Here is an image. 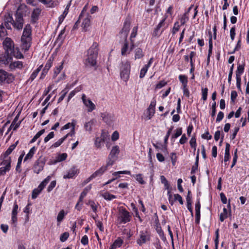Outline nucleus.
<instances>
[{"mask_svg": "<svg viewBox=\"0 0 249 249\" xmlns=\"http://www.w3.org/2000/svg\"><path fill=\"white\" fill-rule=\"evenodd\" d=\"M42 190L39 188L38 186L37 188L34 189L33 190L32 194V199H35L36 198L38 195L41 192Z\"/></svg>", "mask_w": 249, "mask_h": 249, "instance_id": "35", "label": "nucleus"}, {"mask_svg": "<svg viewBox=\"0 0 249 249\" xmlns=\"http://www.w3.org/2000/svg\"><path fill=\"white\" fill-rule=\"evenodd\" d=\"M156 105V101L155 100L151 101L150 106L147 109L148 119H150L155 113V107Z\"/></svg>", "mask_w": 249, "mask_h": 249, "instance_id": "13", "label": "nucleus"}, {"mask_svg": "<svg viewBox=\"0 0 249 249\" xmlns=\"http://www.w3.org/2000/svg\"><path fill=\"white\" fill-rule=\"evenodd\" d=\"M23 63L21 61H17L11 63L9 66L11 70H14L16 68L21 69L23 68Z\"/></svg>", "mask_w": 249, "mask_h": 249, "instance_id": "22", "label": "nucleus"}, {"mask_svg": "<svg viewBox=\"0 0 249 249\" xmlns=\"http://www.w3.org/2000/svg\"><path fill=\"white\" fill-rule=\"evenodd\" d=\"M131 206L133 207V210L135 212V216L138 217L140 220V221L141 222H142V219L141 218L140 215H139V212H138V210L137 209V208H136L135 206V205L133 204V203H132L131 204Z\"/></svg>", "mask_w": 249, "mask_h": 249, "instance_id": "56", "label": "nucleus"}, {"mask_svg": "<svg viewBox=\"0 0 249 249\" xmlns=\"http://www.w3.org/2000/svg\"><path fill=\"white\" fill-rule=\"evenodd\" d=\"M119 152V147L118 145L114 146L112 147L108 156H109V158L117 159Z\"/></svg>", "mask_w": 249, "mask_h": 249, "instance_id": "16", "label": "nucleus"}, {"mask_svg": "<svg viewBox=\"0 0 249 249\" xmlns=\"http://www.w3.org/2000/svg\"><path fill=\"white\" fill-rule=\"evenodd\" d=\"M78 173V170L73 167L70 169L68 172V174L64 176V178H73Z\"/></svg>", "mask_w": 249, "mask_h": 249, "instance_id": "18", "label": "nucleus"}, {"mask_svg": "<svg viewBox=\"0 0 249 249\" xmlns=\"http://www.w3.org/2000/svg\"><path fill=\"white\" fill-rule=\"evenodd\" d=\"M51 180V176H48L46 178H45L38 185L39 188H40L42 190L44 188L46 185L48 183V182Z\"/></svg>", "mask_w": 249, "mask_h": 249, "instance_id": "31", "label": "nucleus"}, {"mask_svg": "<svg viewBox=\"0 0 249 249\" xmlns=\"http://www.w3.org/2000/svg\"><path fill=\"white\" fill-rule=\"evenodd\" d=\"M174 200L178 201L181 205L183 204V201L182 198L180 195H179L178 194H176L174 195Z\"/></svg>", "mask_w": 249, "mask_h": 249, "instance_id": "59", "label": "nucleus"}, {"mask_svg": "<svg viewBox=\"0 0 249 249\" xmlns=\"http://www.w3.org/2000/svg\"><path fill=\"white\" fill-rule=\"evenodd\" d=\"M106 170L107 167L102 166L91 175V178H94L97 177L101 176Z\"/></svg>", "mask_w": 249, "mask_h": 249, "instance_id": "20", "label": "nucleus"}, {"mask_svg": "<svg viewBox=\"0 0 249 249\" xmlns=\"http://www.w3.org/2000/svg\"><path fill=\"white\" fill-rule=\"evenodd\" d=\"M136 179L141 184H145V182L143 180L141 174L136 175Z\"/></svg>", "mask_w": 249, "mask_h": 249, "instance_id": "55", "label": "nucleus"}, {"mask_svg": "<svg viewBox=\"0 0 249 249\" xmlns=\"http://www.w3.org/2000/svg\"><path fill=\"white\" fill-rule=\"evenodd\" d=\"M147 240H149V238L147 237V236L142 231L141 232L140 238L137 240V243L139 245L142 246V244L145 243Z\"/></svg>", "mask_w": 249, "mask_h": 249, "instance_id": "19", "label": "nucleus"}, {"mask_svg": "<svg viewBox=\"0 0 249 249\" xmlns=\"http://www.w3.org/2000/svg\"><path fill=\"white\" fill-rule=\"evenodd\" d=\"M90 18L91 16L88 15L87 17L84 19L82 22V27L85 31L87 30V28L90 25Z\"/></svg>", "mask_w": 249, "mask_h": 249, "instance_id": "21", "label": "nucleus"}, {"mask_svg": "<svg viewBox=\"0 0 249 249\" xmlns=\"http://www.w3.org/2000/svg\"><path fill=\"white\" fill-rule=\"evenodd\" d=\"M245 64L238 65L237 70L236 71V77H241L242 74L244 71Z\"/></svg>", "mask_w": 249, "mask_h": 249, "instance_id": "27", "label": "nucleus"}, {"mask_svg": "<svg viewBox=\"0 0 249 249\" xmlns=\"http://www.w3.org/2000/svg\"><path fill=\"white\" fill-rule=\"evenodd\" d=\"M101 117L103 121L107 124H111L112 123V116L107 112L101 113Z\"/></svg>", "mask_w": 249, "mask_h": 249, "instance_id": "12", "label": "nucleus"}, {"mask_svg": "<svg viewBox=\"0 0 249 249\" xmlns=\"http://www.w3.org/2000/svg\"><path fill=\"white\" fill-rule=\"evenodd\" d=\"M87 204H89L90 205V207L91 208L92 211L94 213H96L97 211V206L95 204V202L92 200H89V202Z\"/></svg>", "mask_w": 249, "mask_h": 249, "instance_id": "53", "label": "nucleus"}, {"mask_svg": "<svg viewBox=\"0 0 249 249\" xmlns=\"http://www.w3.org/2000/svg\"><path fill=\"white\" fill-rule=\"evenodd\" d=\"M41 11V9L39 8H36L33 10L31 16V23L35 24L37 22V20L39 18Z\"/></svg>", "mask_w": 249, "mask_h": 249, "instance_id": "9", "label": "nucleus"}, {"mask_svg": "<svg viewBox=\"0 0 249 249\" xmlns=\"http://www.w3.org/2000/svg\"><path fill=\"white\" fill-rule=\"evenodd\" d=\"M69 236V233L67 232H65L61 234L60 240L61 242H64L66 241Z\"/></svg>", "mask_w": 249, "mask_h": 249, "instance_id": "51", "label": "nucleus"}, {"mask_svg": "<svg viewBox=\"0 0 249 249\" xmlns=\"http://www.w3.org/2000/svg\"><path fill=\"white\" fill-rule=\"evenodd\" d=\"M91 188V185H89L84 188L79 196V202H82L83 198L86 196L87 193L90 190Z\"/></svg>", "mask_w": 249, "mask_h": 249, "instance_id": "23", "label": "nucleus"}, {"mask_svg": "<svg viewBox=\"0 0 249 249\" xmlns=\"http://www.w3.org/2000/svg\"><path fill=\"white\" fill-rule=\"evenodd\" d=\"M148 68L147 67L144 66V67L141 70L140 73V78H142L144 77L145 74L146 73Z\"/></svg>", "mask_w": 249, "mask_h": 249, "instance_id": "52", "label": "nucleus"}, {"mask_svg": "<svg viewBox=\"0 0 249 249\" xmlns=\"http://www.w3.org/2000/svg\"><path fill=\"white\" fill-rule=\"evenodd\" d=\"M130 64L129 62H122L120 69V76L124 81H127L129 77Z\"/></svg>", "mask_w": 249, "mask_h": 249, "instance_id": "3", "label": "nucleus"}, {"mask_svg": "<svg viewBox=\"0 0 249 249\" xmlns=\"http://www.w3.org/2000/svg\"><path fill=\"white\" fill-rule=\"evenodd\" d=\"M160 180L161 182L164 184L165 189L167 190H170V184L168 183V180L166 179V178L164 176H160Z\"/></svg>", "mask_w": 249, "mask_h": 249, "instance_id": "33", "label": "nucleus"}, {"mask_svg": "<svg viewBox=\"0 0 249 249\" xmlns=\"http://www.w3.org/2000/svg\"><path fill=\"white\" fill-rule=\"evenodd\" d=\"M67 139V136H65L63 137L60 139L59 140H58L57 142H54L52 146L51 147H57L59 146L64 141H65Z\"/></svg>", "mask_w": 249, "mask_h": 249, "instance_id": "34", "label": "nucleus"}, {"mask_svg": "<svg viewBox=\"0 0 249 249\" xmlns=\"http://www.w3.org/2000/svg\"><path fill=\"white\" fill-rule=\"evenodd\" d=\"M23 156H24L23 154H21V155H20V156L19 157V158L18 159V163H17V165L16 166V170L19 172H20V171H21V170H19V169L20 168V165L21 163V161H22Z\"/></svg>", "mask_w": 249, "mask_h": 249, "instance_id": "47", "label": "nucleus"}, {"mask_svg": "<svg viewBox=\"0 0 249 249\" xmlns=\"http://www.w3.org/2000/svg\"><path fill=\"white\" fill-rule=\"evenodd\" d=\"M11 158H8L5 159H3L1 164L4 165L5 167L10 169L11 167Z\"/></svg>", "mask_w": 249, "mask_h": 249, "instance_id": "44", "label": "nucleus"}, {"mask_svg": "<svg viewBox=\"0 0 249 249\" xmlns=\"http://www.w3.org/2000/svg\"><path fill=\"white\" fill-rule=\"evenodd\" d=\"M3 45L5 53L8 54H16L14 43L10 38L6 37L3 42Z\"/></svg>", "mask_w": 249, "mask_h": 249, "instance_id": "6", "label": "nucleus"}, {"mask_svg": "<svg viewBox=\"0 0 249 249\" xmlns=\"http://www.w3.org/2000/svg\"><path fill=\"white\" fill-rule=\"evenodd\" d=\"M190 144L192 148H194V151L196 150V139L195 136H193L191 138L190 141Z\"/></svg>", "mask_w": 249, "mask_h": 249, "instance_id": "45", "label": "nucleus"}, {"mask_svg": "<svg viewBox=\"0 0 249 249\" xmlns=\"http://www.w3.org/2000/svg\"><path fill=\"white\" fill-rule=\"evenodd\" d=\"M208 91L207 88L202 89V98L204 101H206L207 99Z\"/></svg>", "mask_w": 249, "mask_h": 249, "instance_id": "54", "label": "nucleus"}, {"mask_svg": "<svg viewBox=\"0 0 249 249\" xmlns=\"http://www.w3.org/2000/svg\"><path fill=\"white\" fill-rule=\"evenodd\" d=\"M228 217V211L226 208H224L223 212L220 215V220L223 222L226 218Z\"/></svg>", "mask_w": 249, "mask_h": 249, "instance_id": "42", "label": "nucleus"}, {"mask_svg": "<svg viewBox=\"0 0 249 249\" xmlns=\"http://www.w3.org/2000/svg\"><path fill=\"white\" fill-rule=\"evenodd\" d=\"M67 214L63 210H61L58 214L57 216V221L58 222L60 223L63 220L65 216Z\"/></svg>", "mask_w": 249, "mask_h": 249, "instance_id": "37", "label": "nucleus"}, {"mask_svg": "<svg viewBox=\"0 0 249 249\" xmlns=\"http://www.w3.org/2000/svg\"><path fill=\"white\" fill-rule=\"evenodd\" d=\"M13 56H15L18 59L23 58L24 57L23 55L18 52L16 54H8L5 53L4 54H1L0 56V65L8 64L12 60Z\"/></svg>", "mask_w": 249, "mask_h": 249, "instance_id": "2", "label": "nucleus"}, {"mask_svg": "<svg viewBox=\"0 0 249 249\" xmlns=\"http://www.w3.org/2000/svg\"><path fill=\"white\" fill-rule=\"evenodd\" d=\"M102 196L106 200H111L113 199L116 198V196L109 194L108 192H105L102 194Z\"/></svg>", "mask_w": 249, "mask_h": 249, "instance_id": "30", "label": "nucleus"}, {"mask_svg": "<svg viewBox=\"0 0 249 249\" xmlns=\"http://www.w3.org/2000/svg\"><path fill=\"white\" fill-rule=\"evenodd\" d=\"M144 56V54L140 48H138L135 50V59L142 58Z\"/></svg>", "mask_w": 249, "mask_h": 249, "instance_id": "25", "label": "nucleus"}, {"mask_svg": "<svg viewBox=\"0 0 249 249\" xmlns=\"http://www.w3.org/2000/svg\"><path fill=\"white\" fill-rule=\"evenodd\" d=\"M98 44L93 42L92 46L87 51V58L84 60L86 67H95L97 65V58L98 54Z\"/></svg>", "mask_w": 249, "mask_h": 249, "instance_id": "1", "label": "nucleus"}, {"mask_svg": "<svg viewBox=\"0 0 249 249\" xmlns=\"http://www.w3.org/2000/svg\"><path fill=\"white\" fill-rule=\"evenodd\" d=\"M46 160L44 158L40 156L35 162L34 164L33 170L35 173L39 174L43 170L45 164Z\"/></svg>", "mask_w": 249, "mask_h": 249, "instance_id": "7", "label": "nucleus"}, {"mask_svg": "<svg viewBox=\"0 0 249 249\" xmlns=\"http://www.w3.org/2000/svg\"><path fill=\"white\" fill-rule=\"evenodd\" d=\"M82 99L83 100L84 105L88 107V112H91L95 108V105L92 102L90 99H86V97L85 94H83L82 96Z\"/></svg>", "mask_w": 249, "mask_h": 249, "instance_id": "10", "label": "nucleus"}, {"mask_svg": "<svg viewBox=\"0 0 249 249\" xmlns=\"http://www.w3.org/2000/svg\"><path fill=\"white\" fill-rule=\"evenodd\" d=\"M130 23L129 22L125 21L124 27L121 31V34L124 36V38L127 39L128 34L130 30Z\"/></svg>", "mask_w": 249, "mask_h": 249, "instance_id": "15", "label": "nucleus"}, {"mask_svg": "<svg viewBox=\"0 0 249 249\" xmlns=\"http://www.w3.org/2000/svg\"><path fill=\"white\" fill-rule=\"evenodd\" d=\"M230 144L229 143L227 142L226 143L225 152L224 159L225 162H226L227 161H228L230 158Z\"/></svg>", "mask_w": 249, "mask_h": 249, "instance_id": "24", "label": "nucleus"}, {"mask_svg": "<svg viewBox=\"0 0 249 249\" xmlns=\"http://www.w3.org/2000/svg\"><path fill=\"white\" fill-rule=\"evenodd\" d=\"M14 76L11 74H8L6 76V79L7 83H12L14 80Z\"/></svg>", "mask_w": 249, "mask_h": 249, "instance_id": "63", "label": "nucleus"}, {"mask_svg": "<svg viewBox=\"0 0 249 249\" xmlns=\"http://www.w3.org/2000/svg\"><path fill=\"white\" fill-rule=\"evenodd\" d=\"M36 150V149L35 146L31 148V149L30 150L29 152H28V153L25 156V157L24 159V161H25L31 159L33 158V157L35 153Z\"/></svg>", "mask_w": 249, "mask_h": 249, "instance_id": "28", "label": "nucleus"}, {"mask_svg": "<svg viewBox=\"0 0 249 249\" xmlns=\"http://www.w3.org/2000/svg\"><path fill=\"white\" fill-rule=\"evenodd\" d=\"M179 22L178 21L176 22L172 29V34L173 35L175 34L179 30Z\"/></svg>", "mask_w": 249, "mask_h": 249, "instance_id": "58", "label": "nucleus"}, {"mask_svg": "<svg viewBox=\"0 0 249 249\" xmlns=\"http://www.w3.org/2000/svg\"><path fill=\"white\" fill-rule=\"evenodd\" d=\"M209 50H208V62H209L210 61V57L212 53V49H213V41H212V34L211 31L209 32Z\"/></svg>", "mask_w": 249, "mask_h": 249, "instance_id": "17", "label": "nucleus"}, {"mask_svg": "<svg viewBox=\"0 0 249 249\" xmlns=\"http://www.w3.org/2000/svg\"><path fill=\"white\" fill-rule=\"evenodd\" d=\"M18 141L15 143L9 146V147L7 149V153H9L10 154L11 152L14 150V149L16 148V147L18 145Z\"/></svg>", "mask_w": 249, "mask_h": 249, "instance_id": "60", "label": "nucleus"}, {"mask_svg": "<svg viewBox=\"0 0 249 249\" xmlns=\"http://www.w3.org/2000/svg\"><path fill=\"white\" fill-rule=\"evenodd\" d=\"M7 72L3 70H0V82L5 81Z\"/></svg>", "mask_w": 249, "mask_h": 249, "instance_id": "50", "label": "nucleus"}, {"mask_svg": "<svg viewBox=\"0 0 249 249\" xmlns=\"http://www.w3.org/2000/svg\"><path fill=\"white\" fill-rule=\"evenodd\" d=\"M182 128L181 127L178 128L176 130V133L172 136V137L171 138V140L172 141H174V139L177 138L178 137H179V136H180L182 134Z\"/></svg>", "mask_w": 249, "mask_h": 249, "instance_id": "38", "label": "nucleus"}, {"mask_svg": "<svg viewBox=\"0 0 249 249\" xmlns=\"http://www.w3.org/2000/svg\"><path fill=\"white\" fill-rule=\"evenodd\" d=\"M69 8V6L68 5L67 7L65 8L63 14L59 17V23H61L62 21L64 20L65 18L66 17L68 13V10Z\"/></svg>", "mask_w": 249, "mask_h": 249, "instance_id": "32", "label": "nucleus"}, {"mask_svg": "<svg viewBox=\"0 0 249 249\" xmlns=\"http://www.w3.org/2000/svg\"><path fill=\"white\" fill-rule=\"evenodd\" d=\"M40 2L46 5L48 7L53 8L54 7V4L52 0H38Z\"/></svg>", "mask_w": 249, "mask_h": 249, "instance_id": "36", "label": "nucleus"}, {"mask_svg": "<svg viewBox=\"0 0 249 249\" xmlns=\"http://www.w3.org/2000/svg\"><path fill=\"white\" fill-rule=\"evenodd\" d=\"M32 38L21 37V48L25 51L29 50L31 45Z\"/></svg>", "mask_w": 249, "mask_h": 249, "instance_id": "11", "label": "nucleus"}, {"mask_svg": "<svg viewBox=\"0 0 249 249\" xmlns=\"http://www.w3.org/2000/svg\"><path fill=\"white\" fill-rule=\"evenodd\" d=\"M53 59L52 57H50L47 60L46 64L45 65L44 69L49 71L50 68L52 67L53 64Z\"/></svg>", "mask_w": 249, "mask_h": 249, "instance_id": "46", "label": "nucleus"}, {"mask_svg": "<svg viewBox=\"0 0 249 249\" xmlns=\"http://www.w3.org/2000/svg\"><path fill=\"white\" fill-rule=\"evenodd\" d=\"M67 157V154L66 153H62L58 155L57 158V160L58 162L62 161L65 160Z\"/></svg>", "mask_w": 249, "mask_h": 249, "instance_id": "57", "label": "nucleus"}, {"mask_svg": "<svg viewBox=\"0 0 249 249\" xmlns=\"http://www.w3.org/2000/svg\"><path fill=\"white\" fill-rule=\"evenodd\" d=\"M124 43L121 49V54L122 55H124L128 49V42L127 39L124 38Z\"/></svg>", "mask_w": 249, "mask_h": 249, "instance_id": "26", "label": "nucleus"}, {"mask_svg": "<svg viewBox=\"0 0 249 249\" xmlns=\"http://www.w3.org/2000/svg\"><path fill=\"white\" fill-rule=\"evenodd\" d=\"M32 27L30 24H27L24 28L21 37L32 38Z\"/></svg>", "mask_w": 249, "mask_h": 249, "instance_id": "14", "label": "nucleus"}, {"mask_svg": "<svg viewBox=\"0 0 249 249\" xmlns=\"http://www.w3.org/2000/svg\"><path fill=\"white\" fill-rule=\"evenodd\" d=\"M167 84V82L164 80L160 81L156 86V88L157 89H160L163 87L165 86Z\"/></svg>", "mask_w": 249, "mask_h": 249, "instance_id": "64", "label": "nucleus"}, {"mask_svg": "<svg viewBox=\"0 0 249 249\" xmlns=\"http://www.w3.org/2000/svg\"><path fill=\"white\" fill-rule=\"evenodd\" d=\"M14 20L13 18V17L12 15L10 14H8L7 16L5 17L4 18V22L6 23H10L11 24H12V22H13Z\"/></svg>", "mask_w": 249, "mask_h": 249, "instance_id": "62", "label": "nucleus"}, {"mask_svg": "<svg viewBox=\"0 0 249 249\" xmlns=\"http://www.w3.org/2000/svg\"><path fill=\"white\" fill-rule=\"evenodd\" d=\"M179 81L182 83V87L187 86L188 80H187V77L184 75H180L179 76Z\"/></svg>", "mask_w": 249, "mask_h": 249, "instance_id": "39", "label": "nucleus"}, {"mask_svg": "<svg viewBox=\"0 0 249 249\" xmlns=\"http://www.w3.org/2000/svg\"><path fill=\"white\" fill-rule=\"evenodd\" d=\"M189 20V17L186 14H184L180 18L181 26L184 25Z\"/></svg>", "mask_w": 249, "mask_h": 249, "instance_id": "48", "label": "nucleus"}, {"mask_svg": "<svg viewBox=\"0 0 249 249\" xmlns=\"http://www.w3.org/2000/svg\"><path fill=\"white\" fill-rule=\"evenodd\" d=\"M7 35V31L5 29V27L3 23L0 25V38H2Z\"/></svg>", "mask_w": 249, "mask_h": 249, "instance_id": "43", "label": "nucleus"}, {"mask_svg": "<svg viewBox=\"0 0 249 249\" xmlns=\"http://www.w3.org/2000/svg\"><path fill=\"white\" fill-rule=\"evenodd\" d=\"M16 20L12 22L13 26L18 30H21L23 28L24 19L23 13L19 8L17 9L15 14Z\"/></svg>", "mask_w": 249, "mask_h": 249, "instance_id": "4", "label": "nucleus"}, {"mask_svg": "<svg viewBox=\"0 0 249 249\" xmlns=\"http://www.w3.org/2000/svg\"><path fill=\"white\" fill-rule=\"evenodd\" d=\"M94 123V120H92L86 123L84 125L85 128L87 131H90L92 130V125Z\"/></svg>", "mask_w": 249, "mask_h": 249, "instance_id": "41", "label": "nucleus"}, {"mask_svg": "<svg viewBox=\"0 0 249 249\" xmlns=\"http://www.w3.org/2000/svg\"><path fill=\"white\" fill-rule=\"evenodd\" d=\"M167 18V16H165L164 18L160 22L153 32V36L159 37L162 34L164 29L167 28V26L164 27L165 25V21Z\"/></svg>", "mask_w": 249, "mask_h": 249, "instance_id": "8", "label": "nucleus"}, {"mask_svg": "<svg viewBox=\"0 0 249 249\" xmlns=\"http://www.w3.org/2000/svg\"><path fill=\"white\" fill-rule=\"evenodd\" d=\"M173 129V126H171L169 129H168V130L166 133V136H165L164 137V142L165 144H167V141H168V138L172 131V130Z\"/></svg>", "mask_w": 249, "mask_h": 249, "instance_id": "49", "label": "nucleus"}, {"mask_svg": "<svg viewBox=\"0 0 249 249\" xmlns=\"http://www.w3.org/2000/svg\"><path fill=\"white\" fill-rule=\"evenodd\" d=\"M154 246L155 247L156 249H162V248L160 244V240L159 238H156L155 241L153 243Z\"/></svg>", "mask_w": 249, "mask_h": 249, "instance_id": "61", "label": "nucleus"}, {"mask_svg": "<svg viewBox=\"0 0 249 249\" xmlns=\"http://www.w3.org/2000/svg\"><path fill=\"white\" fill-rule=\"evenodd\" d=\"M18 120V116H16L12 122L10 127L13 128V130H16L19 126L21 122L17 123Z\"/></svg>", "mask_w": 249, "mask_h": 249, "instance_id": "29", "label": "nucleus"}, {"mask_svg": "<svg viewBox=\"0 0 249 249\" xmlns=\"http://www.w3.org/2000/svg\"><path fill=\"white\" fill-rule=\"evenodd\" d=\"M131 216L129 212L125 208H122L120 211V215L118 218L119 223L125 224L131 220Z\"/></svg>", "mask_w": 249, "mask_h": 249, "instance_id": "5", "label": "nucleus"}, {"mask_svg": "<svg viewBox=\"0 0 249 249\" xmlns=\"http://www.w3.org/2000/svg\"><path fill=\"white\" fill-rule=\"evenodd\" d=\"M68 92V88H66L64 89L63 90L61 91L60 94L61 96L59 98L58 100V103H60L65 98L66 95L67 94Z\"/></svg>", "mask_w": 249, "mask_h": 249, "instance_id": "40", "label": "nucleus"}]
</instances>
